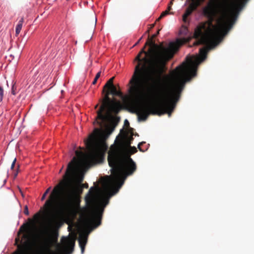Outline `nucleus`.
Segmentation results:
<instances>
[{"label": "nucleus", "instance_id": "obj_30", "mask_svg": "<svg viewBox=\"0 0 254 254\" xmlns=\"http://www.w3.org/2000/svg\"><path fill=\"white\" fill-rule=\"evenodd\" d=\"M154 25L155 24H153L151 26V28H152L154 26Z\"/></svg>", "mask_w": 254, "mask_h": 254}, {"label": "nucleus", "instance_id": "obj_2", "mask_svg": "<svg viewBox=\"0 0 254 254\" xmlns=\"http://www.w3.org/2000/svg\"><path fill=\"white\" fill-rule=\"evenodd\" d=\"M78 169V161L75 157L68 163L65 174L64 180L60 185L55 187L51 193L49 199L46 200L45 206L52 208L57 202L60 190H63L65 199L60 203L57 213L61 216H67L75 219L79 215L81 221L86 225L90 223L91 220L97 218L98 222L96 226L101 223V218L104 208L109 203V198L105 197L103 200V206L96 205L95 196V189L92 187L85 197V206L81 207L80 194L82 192V187L87 188L88 184H83L70 181L75 175Z\"/></svg>", "mask_w": 254, "mask_h": 254}, {"label": "nucleus", "instance_id": "obj_27", "mask_svg": "<svg viewBox=\"0 0 254 254\" xmlns=\"http://www.w3.org/2000/svg\"><path fill=\"white\" fill-rule=\"evenodd\" d=\"M75 153H76V155H79V154H80V153H81V152H79L78 151H75Z\"/></svg>", "mask_w": 254, "mask_h": 254}, {"label": "nucleus", "instance_id": "obj_4", "mask_svg": "<svg viewBox=\"0 0 254 254\" xmlns=\"http://www.w3.org/2000/svg\"><path fill=\"white\" fill-rule=\"evenodd\" d=\"M136 152L135 147L125 146L123 142L111 146L108 152V161L113 176L106 181V188L114 187L116 193L123 185L127 177L133 174L136 165L130 156Z\"/></svg>", "mask_w": 254, "mask_h": 254}, {"label": "nucleus", "instance_id": "obj_23", "mask_svg": "<svg viewBox=\"0 0 254 254\" xmlns=\"http://www.w3.org/2000/svg\"><path fill=\"white\" fill-rule=\"evenodd\" d=\"M173 4V2L172 1H171L169 3V5L168 7V8H167V10H168L169 11L171 9V5Z\"/></svg>", "mask_w": 254, "mask_h": 254}, {"label": "nucleus", "instance_id": "obj_21", "mask_svg": "<svg viewBox=\"0 0 254 254\" xmlns=\"http://www.w3.org/2000/svg\"><path fill=\"white\" fill-rule=\"evenodd\" d=\"M16 158H15L11 165V169H13L14 166H15V162H16Z\"/></svg>", "mask_w": 254, "mask_h": 254}, {"label": "nucleus", "instance_id": "obj_18", "mask_svg": "<svg viewBox=\"0 0 254 254\" xmlns=\"http://www.w3.org/2000/svg\"><path fill=\"white\" fill-rule=\"evenodd\" d=\"M24 213L26 215H29L28 208L27 205L25 206V207H24Z\"/></svg>", "mask_w": 254, "mask_h": 254}, {"label": "nucleus", "instance_id": "obj_9", "mask_svg": "<svg viewBox=\"0 0 254 254\" xmlns=\"http://www.w3.org/2000/svg\"><path fill=\"white\" fill-rule=\"evenodd\" d=\"M190 3L188 8L186 9L185 13L183 14V20L186 22L188 16L191 14V13L195 10L197 8L202 4L205 0H189Z\"/></svg>", "mask_w": 254, "mask_h": 254}, {"label": "nucleus", "instance_id": "obj_11", "mask_svg": "<svg viewBox=\"0 0 254 254\" xmlns=\"http://www.w3.org/2000/svg\"><path fill=\"white\" fill-rule=\"evenodd\" d=\"M133 130V128H129V129H128V132L131 135L129 137L127 136L125 140H120L118 143L123 142L125 146H130L133 139V135H134Z\"/></svg>", "mask_w": 254, "mask_h": 254}, {"label": "nucleus", "instance_id": "obj_29", "mask_svg": "<svg viewBox=\"0 0 254 254\" xmlns=\"http://www.w3.org/2000/svg\"><path fill=\"white\" fill-rule=\"evenodd\" d=\"M19 238H16L15 239L16 243H17V241H19Z\"/></svg>", "mask_w": 254, "mask_h": 254}, {"label": "nucleus", "instance_id": "obj_1", "mask_svg": "<svg viewBox=\"0 0 254 254\" xmlns=\"http://www.w3.org/2000/svg\"><path fill=\"white\" fill-rule=\"evenodd\" d=\"M159 32V30L151 38L148 36L144 46L135 58L138 63L129 82L128 92L131 100L139 101L145 91L149 97L156 101L148 107H136L135 112L141 121L146 120L149 114L161 116L167 114L171 117L186 83L196 76L198 65L206 58L208 52L216 46H212L211 43H202L199 38L195 37L194 32V38L199 44L205 45L206 47L199 50V58L194 60L190 59L187 63H183L172 71L171 86L170 76L162 75L165 64L173 57L179 47L186 42V39H178L165 47L162 44H156L153 40Z\"/></svg>", "mask_w": 254, "mask_h": 254}, {"label": "nucleus", "instance_id": "obj_19", "mask_svg": "<svg viewBox=\"0 0 254 254\" xmlns=\"http://www.w3.org/2000/svg\"><path fill=\"white\" fill-rule=\"evenodd\" d=\"M124 126H125L127 127H128L129 128H130L129 127V123L127 120H125L124 122Z\"/></svg>", "mask_w": 254, "mask_h": 254}, {"label": "nucleus", "instance_id": "obj_17", "mask_svg": "<svg viewBox=\"0 0 254 254\" xmlns=\"http://www.w3.org/2000/svg\"><path fill=\"white\" fill-rule=\"evenodd\" d=\"M50 189H51V188H48V189L46 190V191L44 192V193L43 194V195H42V198H41V200H43L45 198V197H46V196L47 194L48 193V192H49V191H50Z\"/></svg>", "mask_w": 254, "mask_h": 254}, {"label": "nucleus", "instance_id": "obj_14", "mask_svg": "<svg viewBox=\"0 0 254 254\" xmlns=\"http://www.w3.org/2000/svg\"><path fill=\"white\" fill-rule=\"evenodd\" d=\"M180 33L182 35H187L188 33V29L187 26L183 25L180 30Z\"/></svg>", "mask_w": 254, "mask_h": 254}, {"label": "nucleus", "instance_id": "obj_15", "mask_svg": "<svg viewBox=\"0 0 254 254\" xmlns=\"http://www.w3.org/2000/svg\"><path fill=\"white\" fill-rule=\"evenodd\" d=\"M169 11L166 10L165 11H163L160 15V16L156 19V22L159 21L163 17L165 16L166 15L169 14Z\"/></svg>", "mask_w": 254, "mask_h": 254}, {"label": "nucleus", "instance_id": "obj_31", "mask_svg": "<svg viewBox=\"0 0 254 254\" xmlns=\"http://www.w3.org/2000/svg\"><path fill=\"white\" fill-rule=\"evenodd\" d=\"M149 32V29H148V30H147L145 32V34L146 33H148Z\"/></svg>", "mask_w": 254, "mask_h": 254}, {"label": "nucleus", "instance_id": "obj_7", "mask_svg": "<svg viewBox=\"0 0 254 254\" xmlns=\"http://www.w3.org/2000/svg\"><path fill=\"white\" fill-rule=\"evenodd\" d=\"M80 222L82 223V224L85 226L89 228H91L90 230L88 232H84L80 234L79 238L78 239L79 245L81 249V254H83L85 246L87 242V239L89 233L92 230V229L94 228L97 227L96 225L98 222V219L97 218L94 219V220H91L90 223L88 225L84 224L79 218ZM98 226H97L98 227Z\"/></svg>", "mask_w": 254, "mask_h": 254}, {"label": "nucleus", "instance_id": "obj_26", "mask_svg": "<svg viewBox=\"0 0 254 254\" xmlns=\"http://www.w3.org/2000/svg\"><path fill=\"white\" fill-rule=\"evenodd\" d=\"M143 36H142L138 40V41L135 43V44L134 45V46L137 45L139 42L141 40Z\"/></svg>", "mask_w": 254, "mask_h": 254}, {"label": "nucleus", "instance_id": "obj_22", "mask_svg": "<svg viewBox=\"0 0 254 254\" xmlns=\"http://www.w3.org/2000/svg\"><path fill=\"white\" fill-rule=\"evenodd\" d=\"M101 71H99V72L96 74V76H95V78H98V79H99V77H100V76H101Z\"/></svg>", "mask_w": 254, "mask_h": 254}, {"label": "nucleus", "instance_id": "obj_13", "mask_svg": "<svg viewBox=\"0 0 254 254\" xmlns=\"http://www.w3.org/2000/svg\"><path fill=\"white\" fill-rule=\"evenodd\" d=\"M23 18H21V19L19 21L18 24L16 27L15 32L16 35H18L20 32V31L22 29V24L23 23Z\"/></svg>", "mask_w": 254, "mask_h": 254}, {"label": "nucleus", "instance_id": "obj_24", "mask_svg": "<svg viewBox=\"0 0 254 254\" xmlns=\"http://www.w3.org/2000/svg\"><path fill=\"white\" fill-rule=\"evenodd\" d=\"M143 144V142L139 143L138 145V148L141 151H143L142 149L140 148V145Z\"/></svg>", "mask_w": 254, "mask_h": 254}, {"label": "nucleus", "instance_id": "obj_20", "mask_svg": "<svg viewBox=\"0 0 254 254\" xmlns=\"http://www.w3.org/2000/svg\"><path fill=\"white\" fill-rule=\"evenodd\" d=\"M40 214H39V213H36V214H35L34 215V218L35 220H38V219H39V217H40Z\"/></svg>", "mask_w": 254, "mask_h": 254}, {"label": "nucleus", "instance_id": "obj_5", "mask_svg": "<svg viewBox=\"0 0 254 254\" xmlns=\"http://www.w3.org/2000/svg\"><path fill=\"white\" fill-rule=\"evenodd\" d=\"M111 133V131L107 132L101 128L94 129L93 133L85 141V144L89 150V153L85 158L87 162L95 164L102 161L108 148L105 140Z\"/></svg>", "mask_w": 254, "mask_h": 254}, {"label": "nucleus", "instance_id": "obj_10", "mask_svg": "<svg viewBox=\"0 0 254 254\" xmlns=\"http://www.w3.org/2000/svg\"><path fill=\"white\" fill-rule=\"evenodd\" d=\"M23 238L25 240V242L22 243L21 246H18L19 251L15 252L13 254H26L31 237L29 234H25L23 236Z\"/></svg>", "mask_w": 254, "mask_h": 254}, {"label": "nucleus", "instance_id": "obj_16", "mask_svg": "<svg viewBox=\"0 0 254 254\" xmlns=\"http://www.w3.org/2000/svg\"><path fill=\"white\" fill-rule=\"evenodd\" d=\"M4 95V90L3 88L0 86V101H1L2 100L3 97Z\"/></svg>", "mask_w": 254, "mask_h": 254}, {"label": "nucleus", "instance_id": "obj_33", "mask_svg": "<svg viewBox=\"0 0 254 254\" xmlns=\"http://www.w3.org/2000/svg\"><path fill=\"white\" fill-rule=\"evenodd\" d=\"M22 228V226L20 227V229L19 231H21V230ZM19 233H20V232H19Z\"/></svg>", "mask_w": 254, "mask_h": 254}, {"label": "nucleus", "instance_id": "obj_12", "mask_svg": "<svg viewBox=\"0 0 254 254\" xmlns=\"http://www.w3.org/2000/svg\"><path fill=\"white\" fill-rule=\"evenodd\" d=\"M115 78V77H112L105 84V85L104 86L103 92H104L105 91V89L106 88H109L110 87L113 86V85H114L113 84L114 79Z\"/></svg>", "mask_w": 254, "mask_h": 254}, {"label": "nucleus", "instance_id": "obj_32", "mask_svg": "<svg viewBox=\"0 0 254 254\" xmlns=\"http://www.w3.org/2000/svg\"><path fill=\"white\" fill-rule=\"evenodd\" d=\"M98 106V104L96 105L95 107V108L96 109Z\"/></svg>", "mask_w": 254, "mask_h": 254}, {"label": "nucleus", "instance_id": "obj_28", "mask_svg": "<svg viewBox=\"0 0 254 254\" xmlns=\"http://www.w3.org/2000/svg\"><path fill=\"white\" fill-rule=\"evenodd\" d=\"M14 86H13L12 88V93L13 94H15V93H14Z\"/></svg>", "mask_w": 254, "mask_h": 254}, {"label": "nucleus", "instance_id": "obj_6", "mask_svg": "<svg viewBox=\"0 0 254 254\" xmlns=\"http://www.w3.org/2000/svg\"><path fill=\"white\" fill-rule=\"evenodd\" d=\"M109 89H110V91H108L105 95L102 100V105L97 112V116L96 122L101 127L103 126V122L107 118L106 115L103 114L104 112L106 111L107 114L112 113L117 114L121 109L120 103L111 100L109 97V95L111 94L114 96H120L122 95V92L118 90L115 85H113Z\"/></svg>", "mask_w": 254, "mask_h": 254}, {"label": "nucleus", "instance_id": "obj_3", "mask_svg": "<svg viewBox=\"0 0 254 254\" xmlns=\"http://www.w3.org/2000/svg\"><path fill=\"white\" fill-rule=\"evenodd\" d=\"M249 0H209L203 13L209 19L208 22L202 23L195 29V36L202 43H211L216 46L227 34L234 23L238 13Z\"/></svg>", "mask_w": 254, "mask_h": 254}, {"label": "nucleus", "instance_id": "obj_34", "mask_svg": "<svg viewBox=\"0 0 254 254\" xmlns=\"http://www.w3.org/2000/svg\"><path fill=\"white\" fill-rule=\"evenodd\" d=\"M17 176V173L15 174V177Z\"/></svg>", "mask_w": 254, "mask_h": 254}, {"label": "nucleus", "instance_id": "obj_25", "mask_svg": "<svg viewBox=\"0 0 254 254\" xmlns=\"http://www.w3.org/2000/svg\"><path fill=\"white\" fill-rule=\"evenodd\" d=\"M98 79V78L95 77L94 80L92 82V84H95L96 83Z\"/></svg>", "mask_w": 254, "mask_h": 254}, {"label": "nucleus", "instance_id": "obj_8", "mask_svg": "<svg viewBox=\"0 0 254 254\" xmlns=\"http://www.w3.org/2000/svg\"><path fill=\"white\" fill-rule=\"evenodd\" d=\"M63 246L58 244V250L59 253L64 252L65 254H70L74 250L75 240L63 237L62 238Z\"/></svg>", "mask_w": 254, "mask_h": 254}]
</instances>
